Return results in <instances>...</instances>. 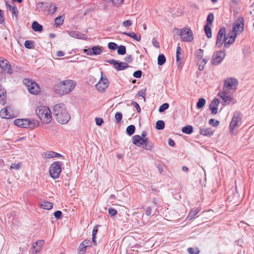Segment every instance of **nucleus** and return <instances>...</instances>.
Wrapping results in <instances>:
<instances>
[{"label": "nucleus", "instance_id": "f257e3e1", "mask_svg": "<svg viewBox=\"0 0 254 254\" xmlns=\"http://www.w3.org/2000/svg\"><path fill=\"white\" fill-rule=\"evenodd\" d=\"M53 113L57 121L60 124H66L70 119V115L66 110L65 105L63 103L57 104L54 106Z\"/></svg>", "mask_w": 254, "mask_h": 254}, {"label": "nucleus", "instance_id": "f03ea898", "mask_svg": "<svg viewBox=\"0 0 254 254\" xmlns=\"http://www.w3.org/2000/svg\"><path fill=\"white\" fill-rule=\"evenodd\" d=\"M74 86L73 81L65 80L56 84L54 90L56 93L63 95L71 92L74 88Z\"/></svg>", "mask_w": 254, "mask_h": 254}, {"label": "nucleus", "instance_id": "7ed1b4c3", "mask_svg": "<svg viewBox=\"0 0 254 254\" xmlns=\"http://www.w3.org/2000/svg\"><path fill=\"white\" fill-rule=\"evenodd\" d=\"M35 112L42 123L48 124L51 122L52 114L49 107L46 106H40L36 108Z\"/></svg>", "mask_w": 254, "mask_h": 254}, {"label": "nucleus", "instance_id": "20e7f679", "mask_svg": "<svg viewBox=\"0 0 254 254\" xmlns=\"http://www.w3.org/2000/svg\"><path fill=\"white\" fill-rule=\"evenodd\" d=\"M174 31L178 34L181 40L184 42H190L193 40V34L190 28H175Z\"/></svg>", "mask_w": 254, "mask_h": 254}, {"label": "nucleus", "instance_id": "39448f33", "mask_svg": "<svg viewBox=\"0 0 254 254\" xmlns=\"http://www.w3.org/2000/svg\"><path fill=\"white\" fill-rule=\"evenodd\" d=\"M23 83L27 86L30 93L36 95L39 93L40 88L37 83L35 81L28 78H24L23 80Z\"/></svg>", "mask_w": 254, "mask_h": 254}, {"label": "nucleus", "instance_id": "423d86ee", "mask_svg": "<svg viewBox=\"0 0 254 254\" xmlns=\"http://www.w3.org/2000/svg\"><path fill=\"white\" fill-rule=\"evenodd\" d=\"M49 171L52 178L54 179L59 178L62 171L60 162L56 161L52 163L50 167Z\"/></svg>", "mask_w": 254, "mask_h": 254}, {"label": "nucleus", "instance_id": "0eeeda50", "mask_svg": "<svg viewBox=\"0 0 254 254\" xmlns=\"http://www.w3.org/2000/svg\"><path fill=\"white\" fill-rule=\"evenodd\" d=\"M245 20L242 16L238 17L233 25L232 32L237 35H239L244 31Z\"/></svg>", "mask_w": 254, "mask_h": 254}, {"label": "nucleus", "instance_id": "6e6552de", "mask_svg": "<svg viewBox=\"0 0 254 254\" xmlns=\"http://www.w3.org/2000/svg\"><path fill=\"white\" fill-rule=\"evenodd\" d=\"M238 85V81L236 78H227L224 80L223 90L227 91L228 90L230 89L235 90L237 89Z\"/></svg>", "mask_w": 254, "mask_h": 254}, {"label": "nucleus", "instance_id": "1a4fd4ad", "mask_svg": "<svg viewBox=\"0 0 254 254\" xmlns=\"http://www.w3.org/2000/svg\"><path fill=\"white\" fill-rule=\"evenodd\" d=\"M226 36V28L224 27H221L219 30L217 35L216 47L219 48L222 46L223 44H224V40L227 39Z\"/></svg>", "mask_w": 254, "mask_h": 254}, {"label": "nucleus", "instance_id": "9d476101", "mask_svg": "<svg viewBox=\"0 0 254 254\" xmlns=\"http://www.w3.org/2000/svg\"><path fill=\"white\" fill-rule=\"evenodd\" d=\"M109 81L108 79L106 77V76H103V72H101V77L98 82L96 85V87L97 89L101 92H104L106 88L109 86Z\"/></svg>", "mask_w": 254, "mask_h": 254}, {"label": "nucleus", "instance_id": "9b49d317", "mask_svg": "<svg viewBox=\"0 0 254 254\" xmlns=\"http://www.w3.org/2000/svg\"><path fill=\"white\" fill-rule=\"evenodd\" d=\"M225 57V53L224 51H219L213 54L211 63L212 64H220Z\"/></svg>", "mask_w": 254, "mask_h": 254}, {"label": "nucleus", "instance_id": "f8f14e48", "mask_svg": "<svg viewBox=\"0 0 254 254\" xmlns=\"http://www.w3.org/2000/svg\"><path fill=\"white\" fill-rule=\"evenodd\" d=\"M108 63L113 65L114 67L118 70H123L129 67L127 64L124 62H119L114 59L108 61Z\"/></svg>", "mask_w": 254, "mask_h": 254}, {"label": "nucleus", "instance_id": "ddd939ff", "mask_svg": "<svg viewBox=\"0 0 254 254\" xmlns=\"http://www.w3.org/2000/svg\"><path fill=\"white\" fill-rule=\"evenodd\" d=\"M218 96L222 98L226 105H228L231 103L234 104L236 102L233 97L228 95L227 91L223 90L222 92H219Z\"/></svg>", "mask_w": 254, "mask_h": 254}, {"label": "nucleus", "instance_id": "4468645a", "mask_svg": "<svg viewBox=\"0 0 254 254\" xmlns=\"http://www.w3.org/2000/svg\"><path fill=\"white\" fill-rule=\"evenodd\" d=\"M23 128L34 129L38 126V122L34 120L22 119Z\"/></svg>", "mask_w": 254, "mask_h": 254}, {"label": "nucleus", "instance_id": "2eb2a0df", "mask_svg": "<svg viewBox=\"0 0 254 254\" xmlns=\"http://www.w3.org/2000/svg\"><path fill=\"white\" fill-rule=\"evenodd\" d=\"M0 67L9 74L12 73V69L9 62L6 59L0 57Z\"/></svg>", "mask_w": 254, "mask_h": 254}, {"label": "nucleus", "instance_id": "dca6fc26", "mask_svg": "<svg viewBox=\"0 0 254 254\" xmlns=\"http://www.w3.org/2000/svg\"><path fill=\"white\" fill-rule=\"evenodd\" d=\"M241 125V118L238 115H234L232 119V121L230 124V130L232 131L236 127H238Z\"/></svg>", "mask_w": 254, "mask_h": 254}, {"label": "nucleus", "instance_id": "f3484780", "mask_svg": "<svg viewBox=\"0 0 254 254\" xmlns=\"http://www.w3.org/2000/svg\"><path fill=\"white\" fill-rule=\"evenodd\" d=\"M237 35L233 33H229L226 36L227 39L225 41L224 47L225 48L229 47L235 41Z\"/></svg>", "mask_w": 254, "mask_h": 254}, {"label": "nucleus", "instance_id": "a211bd4d", "mask_svg": "<svg viewBox=\"0 0 254 254\" xmlns=\"http://www.w3.org/2000/svg\"><path fill=\"white\" fill-rule=\"evenodd\" d=\"M219 104V101L217 98H214L212 100L209 104V109L211 110L212 114L215 115L217 113L218 106Z\"/></svg>", "mask_w": 254, "mask_h": 254}, {"label": "nucleus", "instance_id": "6ab92c4d", "mask_svg": "<svg viewBox=\"0 0 254 254\" xmlns=\"http://www.w3.org/2000/svg\"><path fill=\"white\" fill-rule=\"evenodd\" d=\"M144 138L139 135H135L132 137V143L139 147H143Z\"/></svg>", "mask_w": 254, "mask_h": 254}, {"label": "nucleus", "instance_id": "aec40b11", "mask_svg": "<svg viewBox=\"0 0 254 254\" xmlns=\"http://www.w3.org/2000/svg\"><path fill=\"white\" fill-rule=\"evenodd\" d=\"M68 34L70 36L77 39H85L86 38V36L85 34L79 31H69Z\"/></svg>", "mask_w": 254, "mask_h": 254}, {"label": "nucleus", "instance_id": "412c9836", "mask_svg": "<svg viewBox=\"0 0 254 254\" xmlns=\"http://www.w3.org/2000/svg\"><path fill=\"white\" fill-rule=\"evenodd\" d=\"M199 133L204 136H211L213 134V131L210 128L201 127L199 128Z\"/></svg>", "mask_w": 254, "mask_h": 254}, {"label": "nucleus", "instance_id": "4be33fe9", "mask_svg": "<svg viewBox=\"0 0 254 254\" xmlns=\"http://www.w3.org/2000/svg\"><path fill=\"white\" fill-rule=\"evenodd\" d=\"M44 241L40 240L36 242L33 244L32 248L34 250L35 253H38L41 250V247L44 245Z\"/></svg>", "mask_w": 254, "mask_h": 254}, {"label": "nucleus", "instance_id": "5701e85b", "mask_svg": "<svg viewBox=\"0 0 254 254\" xmlns=\"http://www.w3.org/2000/svg\"><path fill=\"white\" fill-rule=\"evenodd\" d=\"M48 7V3L46 2H39L37 3L36 9L38 11H44Z\"/></svg>", "mask_w": 254, "mask_h": 254}, {"label": "nucleus", "instance_id": "b1692460", "mask_svg": "<svg viewBox=\"0 0 254 254\" xmlns=\"http://www.w3.org/2000/svg\"><path fill=\"white\" fill-rule=\"evenodd\" d=\"M0 116L2 118L4 119H10L13 118L12 115L8 112L6 108H3L0 111Z\"/></svg>", "mask_w": 254, "mask_h": 254}, {"label": "nucleus", "instance_id": "393cba45", "mask_svg": "<svg viewBox=\"0 0 254 254\" xmlns=\"http://www.w3.org/2000/svg\"><path fill=\"white\" fill-rule=\"evenodd\" d=\"M152 147L153 144L152 142L148 138H144L143 145L142 147L146 150H150L152 148Z\"/></svg>", "mask_w": 254, "mask_h": 254}, {"label": "nucleus", "instance_id": "a878e982", "mask_svg": "<svg viewBox=\"0 0 254 254\" xmlns=\"http://www.w3.org/2000/svg\"><path fill=\"white\" fill-rule=\"evenodd\" d=\"M32 28L36 32H41L43 30V26L37 21H34L32 23Z\"/></svg>", "mask_w": 254, "mask_h": 254}, {"label": "nucleus", "instance_id": "bb28decb", "mask_svg": "<svg viewBox=\"0 0 254 254\" xmlns=\"http://www.w3.org/2000/svg\"><path fill=\"white\" fill-rule=\"evenodd\" d=\"M123 34L129 36L138 42L141 40L140 35L137 36L134 32L128 33L125 32L123 33Z\"/></svg>", "mask_w": 254, "mask_h": 254}, {"label": "nucleus", "instance_id": "cd10ccee", "mask_svg": "<svg viewBox=\"0 0 254 254\" xmlns=\"http://www.w3.org/2000/svg\"><path fill=\"white\" fill-rule=\"evenodd\" d=\"M182 131L186 134H190L193 132V127L190 125H188L183 127Z\"/></svg>", "mask_w": 254, "mask_h": 254}, {"label": "nucleus", "instance_id": "c85d7f7f", "mask_svg": "<svg viewBox=\"0 0 254 254\" xmlns=\"http://www.w3.org/2000/svg\"><path fill=\"white\" fill-rule=\"evenodd\" d=\"M204 30L205 34L208 38H210L212 37V32L210 25H205L204 26Z\"/></svg>", "mask_w": 254, "mask_h": 254}, {"label": "nucleus", "instance_id": "c756f323", "mask_svg": "<svg viewBox=\"0 0 254 254\" xmlns=\"http://www.w3.org/2000/svg\"><path fill=\"white\" fill-rule=\"evenodd\" d=\"M195 55L197 63H199L200 62L203 57V51L200 49H198L195 52Z\"/></svg>", "mask_w": 254, "mask_h": 254}, {"label": "nucleus", "instance_id": "7c9ffc66", "mask_svg": "<svg viewBox=\"0 0 254 254\" xmlns=\"http://www.w3.org/2000/svg\"><path fill=\"white\" fill-rule=\"evenodd\" d=\"M92 54L94 55H101L102 53V50L99 46H94L91 48Z\"/></svg>", "mask_w": 254, "mask_h": 254}, {"label": "nucleus", "instance_id": "2f4dec72", "mask_svg": "<svg viewBox=\"0 0 254 254\" xmlns=\"http://www.w3.org/2000/svg\"><path fill=\"white\" fill-rule=\"evenodd\" d=\"M206 103V100L204 98H201L198 99V101L196 103V107L197 109H201L202 108Z\"/></svg>", "mask_w": 254, "mask_h": 254}, {"label": "nucleus", "instance_id": "473e14b6", "mask_svg": "<svg viewBox=\"0 0 254 254\" xmlns=\"http://www.w3.org/2000/svg\"><path fill=\"white\" fill-rule=\"evenodd\" d=\"M187 252L189 254H199L200 253V251L197 247L188 248Z\"/></svg>", "mask_w": 254, "mask_h": 254}, {"label": "nucleus", "instance_id": "72a5a7b5", "mask_svg": "<svg viewBox=\"0 0 254 254\" xmlns=\"http://www.w3.org/2000/svg\"><path fill=\"white\" fill-rule=\"evenodd\" d=\"M135 130V126L134 125H129V126H128L127 127L126 131H127V134L128 135L130 136L134 133Z\"/></svg>", "mask_w": 254, "mask_h": 254}, {"label": "nucleus", "instance_id": "f704fd0d", "mask_svg": "<svg viewBox=\"0 0 254 254\" xmlns=\"http://www.w3.org/2000/svg\"><path fill=\"white\" fill-rule=\"evenodd\" d=\"M89 244H90V241L89 240L84 241L80 245V246H79L80 251L84 252L85 251L86 248L88 246Z\"/></svg>", "mask_w": 254, "mask_h": 254}, {"label": "nucleus", "instance_id": "c9c22d12", "mask_svg": "<svg viewBox=\"0 0 254 254\" xmlns=\"http://www.w3.org/2000/svg\"><path fill=\"white\" fill-rule=\"evenodd\" d=\"M166 62V58L163 54H160L158 56L157 59V63L159 65H163Z\"/></svg>", "mask_w": 254, "mask_h": 254}, {"label": "nucleus", "instance_id": "e433bc0d", "mask_svg": "<svg viewBox=\"0 0 254 254\" xmlns=\"http://www.w3.org/2000/svg\"><path fill=\"white\" fill-rule=\"evenodd\" d=\"M24 46L26 48L32 49L34 48V42L31 40H26L24 43Z\"/></svg>", "mask_w": 254, "mask_h": 254}, {"label": "nucleus", "instance_id": "4c0bfd02", "mask_svg": "<svg viewBox=\"0 0 254 254\" xmlns=\"http://www.w3.org/2000/svg\"><path fill=\"white\" fill-rule=\"evenodd\" d=\"M198 212L197 207H193L192 208L189 214L188 217L190 219L193 218Z\"/></svg>", "mask_w": 254, "mask_h": 254}, {"label": "nucleus", "instance_id": "58836bf2", "mask_svg": "<svg viewBox=\"0 0 254 254\" xmlns=\"http://www.w3.org/2000/svg\"><path fill=\"white\" fill-rule=\"evenodd\" d=\"M165 127V123L163 121L159 120L156 123V128L158 130L163 129Z\"/></svg>", "mask_w": 254, "mask_h": 254}, {"label": "nucleus", "instance_id": "ea45409f", "mask_svg": "<svg viewBox=\"0 0 254 254\" xmlns=\"http://www.w3.org/2000/svg\"><path fill=\"white\" fill-rule=\"evenodd\" d=\"M118 54L121 55H124L126 53V48L125 46L120 45L118 46Z\"/></svg>", "mask_w": 254, "mask_h": 254}, {"label": "nucleus", "instance_id": "a19ab883", "mask_svg": "<svg viewBox=\"0 0 254 254\" xmlns=\"http://www.w3.org/2000/svg\"><path fill=\"white\" fill-rule=\"evenodd\" d=\"M213 19H214V15H213V13H209L207 17L206 24L205 25L211 26L212 25V21H213Z\"/></svg>", "mask_w": 254, "mask_h": 254}, {"label": "nucleus", "instance_id": "79ce46f5", "mask_svg": "<svg viewBox=\"0 0 254 254\" xmlns=\"http://www.w3.org/2000/svg\"><path fill=\"white\" fill-rule=\"evenodd\" d=\"M42 156L46 159L54 158V152L50 151L44 153Z\"/></svg>", "mask_w": 254, "mask_h": 254}, {"label": "nucleus", "instance_id": "37998d69", "mask_svg": "<svg viewBox=\"0 0 254 254\" xmlns=\"http://www.w3.org/2000/svg\"><path fill=\"white\" fill-rule=\"evenodd\" d=\"M169 107V104L167 103H165L160 106L158 111L160 113H162L168 109Z\"/></svg>", "mask_w": 254, "mask_h": 254}, {"label": "nucleus", "instance_id": "c03bdc74", "mask_svg": "<svg viewBox=\"0 0 254 254\" xmlns=\"http://www.w3.org/2000/svg\"><path fill=\"white\" fill-rule=\"evenodd\" d=\"M55 24L57 25V26H58L63 24L64 22V18L62 16H60L55 19Z\"/></svg>", "mask_w": 254, "mask_h": 254}, {"label": "nucleus", "instance_id": "a18cd8bd", "mask_svg": "<svg viewBox=\"0 0 254 254\" xmlns=\"http://www.w3.org/2000/svg\"><path fill=\"white\" fill-rule=\"evenodd\" d=\"M182 51V49L180 46H178L176 50V61L177 62H179L182 57H180L181 54V52Z\"/></svg>", "mask_w": 254, "mask_h": 254}, {"label": "nucleus", "instance_id": "49530a36", "mask_svg": "<svg viewBox=\"0 0 254 254\" xmlns=\"http://www.w3.org/2000/svg\"><path fill=\"white\" fill-rule=\"evenodd\" d=\"M108 48L112 50H116L118 48V45L114 42H110L108 44Z\"/></svg>", "mask_w": 254, "mask_h": 254}, {"label": "nucleus", "instance_id": "de8ad7c7", "mask_svg": "<svg viewBox=\"0 0 254 254\" xmlns=\"http://www.w3.org/2000/svg\"><path fill=\"white\" fill-rule=\"evenodd\" d=\"M23 124L22 119H16L14 121V124L18 127H23Z\"/></svg>", "mask_w": 254, "mask_h": 254}, {"label": "nucleus", "instance_id": "09e8293b", "mask_svg": "<svg viewBox=\"0 0 254 254\" xmlns=\"http://www.w3.org/2000/svg\"><path fill=\"white\" fill-rule=\"evenodd\" d=\"M117 123H120L122 119V114L121 112H117L115 116Z\"/></svg>", "mask_w": 254, "mask_h": 254}, {"label": "nucleus", "instance_id": "8fccbe9b", "mask_svg": "<svg viewBox=\"0 0 254 254\" xmlns=\"http://www.w3.org/2000/svg\"><path fill=\"white\" fill-rule=\"evenodd\" d=\"M146 90V89H142L138 92V96L142 97L144 99V101H145Z\"/></svg>", "mask_w": 254, "mask_h": 254}, {"label": "nucleus", "instance_id": "3c124183", "mask_svg": "<svg viewBox=\"0 0 254 254\" xmlns=\"http://www.w3.org/2000/svg\"><path fill=\"white\" fill-rule=\"evenodd\" d=\"M57 7L55 4H52L49 7V13L50 14H53L57 11Z\"/></svg>", "mask_w": 254, "mask_h": 254}, {"label": "nucleus", "instance_id": "603ef678", "mask_svg": "<svg viewBox=\"0 0 254 254\" xmlns=\"http://www.w3.org/2000/svg\"><path fill=\"white\" fill-rule=\"evenodd\" d=\"M9 10L13 15H15L16 17L17 16L18 10L16 6H10Z\"/></svg>", "mask_w": 254, "mask_h": 254}, {"label": "nucleus", "instance_id": "864d4df0", "mask_svg": "<svg viewBox=\"0 0 254 254\" xmlns=\"http://www.w3.org/2000/svg\"><path fill=\"white\" fill-rule=\"evenodd\" d=\"M6 95L0 96V103L4 106L6 104Z\"/></svg>", "mask_w": 254, "mask_h": 254}, {"label": "nucleus", "instance_id": "5fc2aeb1", "mask_svg": "<svg viewBox=\"0 0 254 254\" xmlns=\"http://www.w3.org/2000/svg\"><path fill=\"white\" fill-rule=\"evenodd\" d=\"M209 124L212 125L214 127H217L219 125L220 122L218 121H215L214 119H211L209 120Z\"/></svg>", "mask_w": 254, "mask_h": 254}, {"label": "nucleus", "instance_id": "6e6d98bb", "mask_svg": "<svg viewBox=\"0 0 254 254\" xmlns=\"http://www.w3.org/2000/svg\"><path fill=\"white\" fill-rule=\"evenodd\" d=\"M21 166V164L20 163H12L10 166V169H13L15 170H18Z\"/></svg>", "mask_w": 254, "mask_h": 254}, {"label": "nucleus", "instance_id": "4d7b16f0", "mask_svg": "<svg viewBox=\"0 0 254 254\" xmlns=\"http://www.w3.org/2000/svg\"><path fill=\"white\" fill-rule=\"evenodd\" d=\"M97 231H98V226L96 225V226L94 227V228H93V231H92V240H93V241H94V242H95V237L97 234Z\"/></svg>", "mask_w": 254, "mask_h": 254}, {"label": "nucleus", "instance_id": "13d9d810", "mask_svg": "<svg viewBox=\"0 0 254 254\" xmlns=\"http://www.w3.org/2000/svg\"><path fill=\"white\" fill-rule=\"evenodd\" d=\"M131 105H133L134 107L136 108L138 113H140L141 112V109L139 105V104L135 101H132L131 102Z\"/></svg>", "mask_w": 254, "mask_h": 254}, {"label": "nucleus", "instance_id": "bf43d9fd", "mask_svg": "<svg viewBox=\"0 0 254 254\" xmlns=\"http://www.w3.org/2000/svg\"><path fill=\"white\" fill-rule=\"evenodd\" d=\"M108 212L111 216H114L117 214V210L112 207L109 208Z\"/></svg>", "mask_w": 254, "mask_h": 254}, {"label": "nucleus", "instance_id": "052dcab7", "mask_svg": "<svg viewBox=\"0 0 254 254\" xmlns=\"http://www.w3.org/2000/svg\"><path fill=\"white\" fill-rule=\"evenodd\" d=\"M133 75L135 78H140L142 75V71L140 70H138L134 72Z\"/></svg>", "mask_w": 254, "mask_h": 254}, {"label": "nucleus", "instance_id": "680f3d73", "mask_svg": "<svg viewBox=\"0 0 254 254\" xmlns=\"http://www.w3.org/2000/svg\"><path fill=\"white\" fill-rule=\"evenodd\" d=\"M123 26L125 27H128L132 25V21L130 20H127L126 21H124L123 22Z\"/></svg>", "mask_w": 254, "mask_h": 254}, {"label": "nucleus", "instance_id": "e2e57ef3", "mask_svg": "<svg viewBox=\"0 0 254 254\" xmlns=\"http://www.w3.org/2000/svg\"><path fill=\"white\" fill-rule=\"evenodd\" d=\"M152 43L153 45L157 48H159L160 47L159 43L157 41V39L155 38H153L152 40Z\"/></svg>", "mask_w": 254, "mask_h": 254}, {"label": "nucleus", "instance_id": "0e129e2a", "mask_svg": "<svg viewBox=\"0 0 254 254\" xmlns=\"http://www.w3.org/2000/svg\"><path fill=\"white\" fill-rule=\"evenodd\" d=\"M62 213L61 211L58 210L54 213L55 217L58 219H60L62 217Z\"/></svg>", "mask_w": 254, "mask_h": 254}, {"label": "nucleus", "instance_id": "69168bd1", "mask_svg": "<svg viewBox=\"0 0 254 254\" xmlns=\"http://www.w3.org/2000/svg\"><path fill=\"white\" fill-rule=\"evenodd\" d=\"M95 121L96 125L98 126H101L103 123V120L102 118H96Z\"/></svg>", "mask_w": 254, "mask_h": 254}, {"label": "nucleus", "instance_id": "338daca9", "mask_svg": "<svg viewBox=\"0 0 254 254\" xmlns=\"http://www.w3.org/2000/svg\"><path fill=\"white\" fill-rule=\"evenodd\" d=\"M4 22V18L3 11L0 9V24H2Z\"/></svg>", "mask_w": 254, "mask_h": 254}, {"label": "nucleus", "instance_id": "774afa93", "mask_svg": "<svg viewBox=\"0 0 254 254\" xmlns=\"http://www.w3.org/2000/svg\"><path fill=\"white\" fill-rule=\"evenodd\" d=\"M84 53L87 55H92V51L91 49H84Z\"/></svg>", "mask_w": 254, "mask_h": 254}]
</instances>
